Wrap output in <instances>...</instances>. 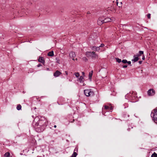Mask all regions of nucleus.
Wrapping results in <instances>:
<instances>
[{"label": "nucleus", "instance_id": "1", "mask_svg": "<svg viewBox=\"0 0 157 157\" xmlns=\"http://www.w3.org/2000/svg\"><path fill=\"white\" fill-rule=\"evenodd\" d=\"M38 119V117H36L33 122V124L35 131L37 132H40L44 131L45 128L39 125L38 122H36Z\"/></svg>", "mask_w": 157, "mask_h": 157}, {"label": "nucleus", "instance_id": "2", "mask_svg": "<svg viewBox=\"0 0 157 157\" xmlns=\"http://www.w3.org/2000/svg\"><path fill=\"white\" fill-rule=\"evenodd\" d=\"M36 122H38L39 125L45 128L48 124L47 120L43 117H41L40 119L39 118V119Z\"/></svg>", "mask_w": 157, "mask_h": 157}, {"label": "nucleus", "instance_id": "3", "mask_svg": "<svg viewBox=\"0 0 157 157\" xmlns=\"http://www.w3.org/2000/svg\"><path fill=\"white\" fill-rule=\"evenodd\" d=\"M136 95H135V93L134 92L132 93H130L129 94H127L125 96L126 99H127L128 100H131L132 102L136 101H134L135 97H136Z\"/></svg>", "mask_w": 157, "mask_h": 157}, {"label": "nucleus", "instance_id": "4", "mask_svg": "<svg viewBox=\"0 0 157 157\" xmlns=\"http://www.w3.org/2000/svg\"><path fill=\"white\" fill-rule=\"evenodd\" d=\"M152 120L155 122L157 124V108L153 110L151 114Z\"/></svg>", "mask_w": 157, "mask_h": 157}, {"label": "nucleus", "instance_id": "5", "mask_svg": "<svg viewBox=\"0 0 157 157\" xmlns=\"http://www.w3.org/2000/svg\"><path fill=\"white\" fill-rule=\"evenodd\" d=\"M84 93L85 95L88 97L93 94V92L92 91L91 89H87L84 90Z\"/></svg>", "mask_w": 157, "mask_h": 157}, {"label": "nucleus", "instance_id": "6", "mask_svg": "<svg viewBox=\"0 0 157 157\" xmlns=\"http://www.w3.org/2000/svg\"><path fill=\"white\" fill-rule=\"evenodd\" d=\"M87 53H89V55L92 58L96 59L98 57V55L95 53V52L94 51L93 52H88Z\"/></svg>", "mask_w": 157, "mask_h": 157}, {"label": "nucleus", "instance_id": "7", "mask_svg": "<svg viewBox=\"0 0 157 157\" xmlns=\"http://www.w3.org/2000/svg\"><path fill=\"white\" fill-rule=\"evenodd\" d=\"M147 94L149 96H153L155 94V91L152 89H149L148 91Z\"/></svg>", "mask_w": 157, "mask_h": 157}, {"label": "nucleus", "instance_id": "8", "mask_svg": "<svg viewBox=\"0 0 157 157\" xmlns=\"http://www.w3.org/2000/svg\"><path fill=\"white\" fill-rule=\"evenodd\" d=\"M29 10L28 9H22V10H21V11H18L17 13V14H19L20 13H25L26 14H27L28 13H29Z\"/></svg>", "mask_w": 157, "mask_h": 157}, {"label": "nucleus", "instance_id": "9", "mask_svg": "<svg viewBox=\"0 0 157 157\" xmlns=\"http://www.w3.org/2000/svg\"><path fill=\"white\" fill-rule=\"evenodd\" d=\"M104 108L103 107L102 109V113L103 114H104V112H105V110H106L107 111H109V106L107 105H105L104 106Z\"/></svg>", "mask_w": 157, "mask_h": 157}, {"label": "nucleus", "instance_id": "10", "mask_svg": "<svg viewBox=\"0 0 157 157\" xmlns=\"http://www.w3.org/2000/svg\"><path fill=\"white\" fill-rule=\"evenodd\" d=\"M62 74L60 71H56L55 73H54L53 75L55 77H57L59 76Z\"/></svg>", "mask_w": 157, "mask_h": 157}, {"label": "nucleus", "instance_id": "11", "mask_svg": "<svg viewBox=\"0 0 157 157\" xmlns=\"http://www.w3.org/2000/svg\"><path fill=\"white\" fill-rule=\"evenodd\" d=\"M103 20H102L101 17H99L98 21V24L99 25H101L104 23Z\"/></svg>", "mask_w": 157, "mask_h": 157}, {"label": "nucleus", "instance_id": "12", "mask_svg": "<svg viewBox=\"0 0 157 157\" xmlns=\"http://www.w3.org/2000/svg\"><path fill=\"white\" fill-rule=\"evenodd\" d=\"M38 61L40 63H42L43 64L45 63V61L44 58L42 57H40L38 59Z\"/></svg>", "mask_w": 157, "mask_h": 157}, {"label": "nucleus", "instance_id": "13", "mask_svg": "<svg viewBox=\"0 0 157 157\" xmlns=\"http://www.w3.org/2000/svg\"><path fill=\"white\" fill-rule=\"evenodd\" d=\"M69 56L71 58H74L76 56V54L75 52H70L69 54Z\"/></svg>", "mask_w": 157, "mask_h": 157}, {"label": "nucleus", "instance_id": "14", "mask_svg": "<svg viewBox=\"0 0 157 157\" xmlns=\"http://www.w3.org/2000/svg\"><path fill=\"white\" fill-rule=\"evenodd\" d=\"M107 11L109 10L114 12L115 11V8L114 6H112L111 7H109L107 9Z\"/></svg>", "mask_w": 157, "mask_h": 157}, {"label": "nucleus", "instance_id": "15", "mask_svg": "<svg viewBox=\"0 0 157 157\" xmlns=\"http://www.w3.org/2000/svg\"><path fill=\"white\" fill-rule=\"evenodd\" d=\"M111 20V19L109 17H107L106 18H105L103 20V22H104V23H107L108 22L110 21Z\"/></svg>", "mask_w": 157, "mask_h": 157}, {"label": "nucleus", "instance_id": "16", "mask_svg": "<svg viewBox=\"0 0 157 157\" xmlns=\"http://www.w3.org/2000/svg\"><path fill=\"white\" fill-rule=\"evenodd\" d=\"M139 56H136L135 55L134 56V59H132V61H134V62H136L137 61L139 60Z\"/></svg>", "mask_w": 157, "mask_h": 157}, {"label": "nucleus", "instance_id": "17", "mask_svg": "<svg viewBox=\"0 0 157 157\" xmlns=\"http://www.w3.org/2000/svg\"><path fill=\"white\" fill-rule=\"evenodd\" d=\"M93 71H92L89 73V78L90 80V81L91 80L92 77L93 75Z\"/></svg>", "mask_w": 157, "mask_h": 157}, {"label": "nucleus", "instance_id": "18", "mask_svg": "<svg viewBox=\"0 0 157 157\" xmlns=\"http://www.w3.org/2000/svg\"><path fill=\"white\" fill-rule=\"evenodd\" d=\"M78 80L80 83L83 82V79H84L83 77L82 76H80L79 78H78Z\"/></svg>", "mask_w": 157, "mask_h": 157}, {"label": "nucleus", "instance_id": "19", "mask_svg": "<svg viewBox=\"0 0 157 157\" xmlns=\"http://www.w3.org/2000/svg\"><path fill=\"white\" fill-rule=\"evenodd\" d=\"M54 55L53 51L49 52L48 54V56H53Z\"/></svg>", "mask_w": 157, "mask_h": 157}, {"label": "nucleus", "instance_id": "20", "mask_svg": "<svg viewBox=\"0 0 157 157\" xmlns=\"http://www.w3.org/2000/svg\"><path fill=\"white\" fill-rule=\"evenodd\" d=\"M4 156L5 157H12L11 156H10V153L8 152H6L4 155Z\"/></svg>", "mask_w": 157, "mask_h": 157}, {"label": "nucleus", "instance_id": "21", "mask_svg": "<svg viewBox=\"0 0 157 157\" xmlns=\"http://www.w3.org/2000/svg\"><path fill=\"white\" fill-rule=\"evenodd\" d=\"M16 109L18 110H21V106L20 104L17 105L16 107Z\"/></svg>", "mask_w": 157, "mask_h": 157}, {"label": "nucleus", "instance_id": "22", "mask_svg": "<svg viewBox=\"0 0 157 157\" xmlns=\"http://www.w3.org/2000/svg\"><path fill=\"white\" fill-rule=\"evenodd\" d=\"M139 54H138L137 55H136V56H139L142 55H143L144 52L143 51H140L139 52Z\"/></svg>", "mask_w": 157, "mask_h": 157}, {"label": "nucleus", "instance_id": "23", "mask_svg": "<svg viewBox=\"0 0 157 157\" xmlns=\"http://www.w3.org/2000/svg\"><path fill=\"white\" fill-rule=\"evenodd\" d=\"M115 59L117 61L118 63H120L121 62V59L118 58H115Z\"/></svg>", "mask_w": 157, "mask_h": 157}, {"label": "nucleus", "instance_id": "24", "mask_svg": "<svg viewBox=\"0 0 157 157\" xmlns=\"http://www.w3.org/2000/svg\"><path fill=\"white\" fill-rule=\"evenodd\" d=\"M74 75H75V76L77 77L78 78L79 76V74L78 72H75L74 73Z\"/></svg>", "mask_w": 157, "mask_h": 157}, {"label": "nucleus", "instance_id": "25", "mask_svg": "<svg viewBox=\"0 0 157 157\" xmlns=\"http://www.w3.org/2000/svg\"><path fill=\"white\" fill-rule=\"evenodd\" d=\"M121 62L125 64L127 62V60L125 59H123L121 61Z\"/></svg>", "mask_w": 157, "mask_h": 157}, {"label": "nucleus", "instance_id": "26", "mask_svg": "<svg viewBox=\"0 0 157 157\" xmlns=\"http://www.w3.org/2000/svg\"><path fill=\"white\" fill-rule=\"evenodd\" d=\"M151 157H157V154L155 153H154L151 155Z\"/></svg>", "mask_w": 157, "mask_h": 157}, {"label": "nucleus", "instance_id": "27", "mask_svg": "<svg viewBox=\"0 0 157 157\" xmlns=\"http://www.w3.org/2000/svg\"><path fill=\"white\" fill-rule=\"evenodd\" d=\"M96 48V47L95 46H93L91 47L92 50L94 51H95Z\"/></svg>", "mask_w": 157, "mask_h": 157}, {"label": "nucleus", "instance_id": "28", "mask_svg": "<svg viewBox=\"0 0 157 157\" xmlns=\"http://www.w3.org/2000/svg\"><path fill=\"white\" fill-rule=\"evenodd\" d=\"M100 50V48L99 47H96V49L95 50V51L98 52Z\"/></svg>", "mask_w": 157, "mask_h": 157}, {"label": "nucleus", "instance_id": "29", "mask_svg": "<svg viewBox=\"0 0 157 157\" xmlns=\"http://www.w3.org/2000/svg\"><path fill=\"white\" fill-rule=\"evenodd\" d=\"M56 62L57 63H59V64L60 63L59 60V59L58 58H56Z\"/></svg>", "mask_w": 157, "mask_h": 157}, {"label": "nucleus", "instance_id": "30", "mask_svg": "<svg viewBox=\"0 0 157 157\" xmlns=\"http://www.w3.org/2000/svg\"><path fill=\"white\" fill-rule=\"evenodd\" d=\"M113 107L112 106H111L110 107H109V110H110V112H112V110L113 109Z\"/></svg>", "mask_w": 157, "mask_h": 157}, {"label": "nucleus", "instance_id": "31", "mask_svg": "<svg viewBox=\"0 0 157 157\" xmlns=\"http://www.w3.org/2000/svg\"><path fill=\"white\" fill-rule=\"evenodd\" d=\"M147 17L148 19H150L151 18V14L148 13L147 15Z\"/></svg>", "mask_w": 157, "mask_h": 157}, {"label": "nucleus", "instance_id": "32", "mask_svg": "<svg viewBox=\"0 0 157 157\" xmlns=\"http://www.w3.org/2000/svg\"><path fill=\"white\" fill-rule=\"evenodd\" d=\"M83 60H85V62L86 61L88 60L86 58V57H83Z\"/></svg>", "mask_w": 157, "mask_h": 157}, {"label": "nucleus", "instance_id": "33", "mask_svg": "<svg viewBox=\"0 0 157 157\" xmlns=\"http://www.w3.org/2000/svg\"><path fill=\"white\" fill-rule=\"evenodd\" d=\"M104 46V44H101L99 46V47H103Z\"/></svg>", "mask_w": 157, "mask_h": 157}, {"label": "nucleus", "instance_id": "34", "mask_svg": "<svg viewBox=\"0 0 157 157\" xmlns=\"http://www.w3.org/2000/svg\"><path fill=\"white\" fill-rule=\"evenodd\" d=\"M128 65H131V62L130 61H127V63Z\"/></svg>", "mask_w": 157, "mask_h": 157}, {"label": "nucleus", "instance_id": "35", "mask_svg": "<svg viewBox=\"0 0 157 157\" xmlns=\"http://www.w3.org/2000/svg\"><path fill=\"white\" fill-rule=\"evenodd\" d=\"M123 68H126L127 67V65H124L122 66Z\"/></svg>", "mask_w": 157, "mask_h": 157}, {"label": "nucleus", "instance_id": "36", "mask_svg": "<svg viewBox=\"0 0 157 157\" xmlns=\"http://www.w3.org/2000/svg\"><path fill=\"white\" fill-rule=\"evenodd\" d=\"M41 66H42V65L41 64H40V63L39 64L37 65V67H40Z\"/></svg>", "mask_w": 157, "mask_h": 157}, {"label": "nucleus", "instance_id": "37", "mask_svg": "<svg viewBox=\"0 0 157 157\" xmlns=\"http://www.w3.org/2000/svg\"><path fill=\"white\" fill-rule=\"evenodd\" d=\"M142 63V61H140L139 62V63L140 64H141Z\"/></svg>", "mask_w": 157, "mask_h": 157}, {"label": "nucleus", "instance_id": "38", "mask_svg": "<svg viewBox=\"0 0 157 157\" xmlns=\"http://www.w3.org/2000/svg\"><path fill=\"white\" fill-rule=\"evenodd\" d=\"M82 75H83V76H85V73L84 72H82Z\"/></svg>", "mask_w": 157, "mask_h": 157}, {"label": "nucleus", "instance_id": "39", "mask_svg": "<svg viewBox=\"0 0 157 157\" xmlns=\"http://www.w3.org/2000/svg\"><path fill=\"white\" fill-rule=\"evenodd\" d=\"M62 99H63V98H62V97H60V98H59V101H60Z\"/></svg>", "mask_w": 157, "mask_h": 157}, {"label": "nucleus", "instance_id": "40", "mask_svg": "<svg viewBox=\"0 0 157 157\" xmlns=\"http://www.w3.org/2000/svg\"><path fill=\"white\" fill-rule=\"evenodd\" d=\"M65 74L66 75H68V72L67 71H65Z\"/></svg>", "mask_w": 157, "mask_h": 157}, {"label": "nucleus", "instance_id": "41", "mask_svg": "<svg viewBox=\"0 0 157 157\" xmlns=\"http://www.w3.org/2000/svg\"><path fill=\"white\" fill-rule=\"evenodd\" d=\"M142 59L143 60H144V59H145V57H144V56H143V57L142 58Z\"/></svg>", "mask_w": 157, "mask_h": 157}, {"label": "nucleus", "instance_id": "42", "mask_svg": "<svg viewBox=\"0 0 157 157\" xmlns=\"http://www.w3.org/2000/svg\"><path fill=\"white\" fill-rule=\"evenodd\" d=\"M87 13L88 14H90V11H88L87 12Z\"/></svg>", "mask_w": 157, "mask_h": 157}, {"label": "nucleus", "instance_id": "43", "mask_svg": "<svg viewBox=\"0 0 157 157\" xmlns=\"http://www.w3.org/2000/svg\"><path fill=\"white\" fill-rule=\"evenodd\" d=\"M57 103H58V104L59 105H63V104H59V102H57Z\"/></svg>", "mask_w": 157, "mask_h": 157}, {"label": "nucleus", "instance_id": "44", "mask_svg": "<svg viewBox=\"0 0 157 157\" xmlns=\"http://www.w3.org/2000/svg\"><path fill=\"white\" fill-rule=\"evenodd\" d=\"M72 58V59L73 60H75V59H74V58Z\"/></svg>", "mask_w": 157, "mask_h": 157}, {"label": "nucleus", "instance_id": "45", "mask_svg": "<svg viewBox=\"0 0 157 157\" xmlns=\"http://www.w3.org/2000/svg\"><path fill=\"white\" fill-rule=\"evenodd\" d=\"M54 127L55 128H56V125H55L54 126Z\"/></svg>", "mask_w": 157, "mask_h": 157}, {"label": "nucleus", "instance_id": "46", "mask_svg": "<svg viewBox=\"0 0 157 157\" xmlns=\"http://www.w3.org/2000/svg\"><path fill=\"white\" fill-rule=\"evenodd\" d=\"M130 130V128H128L127 129V130L128 131H129Z\"/></svg>", "mask_w": 157, "mask_h": 157}, {"label": "nucleus", "instance_id": "47", "mask_svg": "<svg viewBox=\"0 0 157 157\" xmlns=\"http://www.w3.org/2000/svg\"><path fill=\"white\" fill-rule=\"evenodd\" d=\"M85 85H86V84H85V83H84V84H83V86H85Z\"/></svg>", "mask_w": 157, "mask_h": 157}, {"label": "nucleus", "instance_id": "48", "mask_svg": "<svg viewBox=\"0 0 157 157\" xmlns=\"http://www.w3.org/2000/svg\"><path fill=\"white\" fill-rule=\"evenodd\" d=\"M75 60L76 61L78 60V59L77 58H76Z\"/></svg>", "mask_w": 157, "mask_h": 157}, {"label": "nucleus", "instance_id": "49", "mask_svg": "<svg viewBox=\"0 0 157 157\" xmlns=\"http://www.w3.org/2000/svg\"><path fill=\"white\" fill-rule=\"evenodd\" d=\"M20 154L21 155H22V153H20Z\"/></svg>", "mask_w": 157, "mask_h": 157}, {"label": "nucleus", "instance_id": "50", "mask_svg": "<svg viewBox=\"0 0 157 157\" xmlns=\"http://www.w3.org/2000/svg\"><path fill=\"white\" fill-rule=\"evenodd\" d=\"M129 115H128V117H129Z\"/></svg>", "mask_w": 157, "mask_h": 157}, {"label": "nucleus", "instance_id": "51", "mask_svg": "<svg viewBox=\"0 0 157 157\" xmlns=\"http://www.w3.org/2000/svg\"><path fill=\"white\" fill-rule=\"evenodd\" d=\"M109 105H111V104H109Z\"/></svg>", "mask_w": 157, "mask_h": 157}, {"label": "nucleus", "instance_id": "52", "mask_svg": "<svg viewBox=\"0 0 157 157\" xmlns=\"http://www.w3.org/2000/svg\"><path fill=\"white\" fill-rule=\"evenodd\" d=\"M117 6H118V3L117 4Z\"/></svg>", "mask_w": 157, "mask_h": 157}]
</instances>
